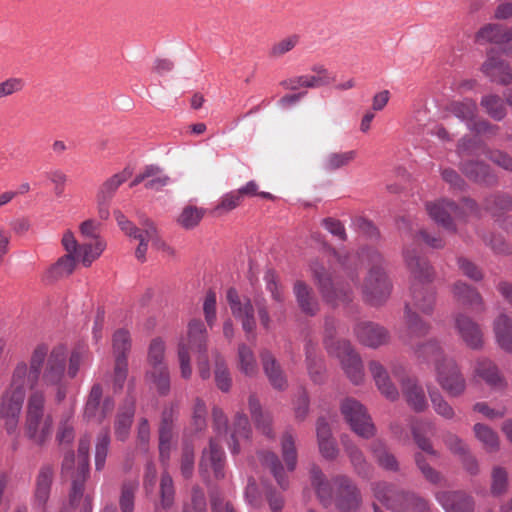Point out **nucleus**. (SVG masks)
I'll use <instances>...</instances> for the list:
<instances>
[{
	"label": "nucleus",
	"mask_w": 512,
	"mask_h": 512,
	"mask_svg": "<svg viewBox=\"0 0 512 512\" xmlns=\"http://www.w3.org/2000/svg\"><path fill=\"white\" fill-rule=\"evenodd\" d=\"M404 258L411 276V298L405 303V328L399 331V338L404 344L413 346L415 338L424 337L430 330V325L423 321L416 311L424 314L433 311L435 295L427 284L433 280L434 273L427 260L414 252L405 250Z\"/></svg>",
	"instance_id": "obj_1"
},
{
	"label": "nucleus",
	"mask_w": 512,
	"mask_h": 512,
	"mask_svg": "<svg viewBox=\"0 0 512 512\" xmlns=\"http://www.w3.org/2000/svg\"><path fill=\"white\" fill-rule=\"evenodd\" d=\"M206 341L207 331L204 323L201 320L190 321L187 336L181 338L178 343V360L182 378L189 379L192 375L191 353L199 355V373L201 378H209L210 370L206 357Z\"/></svg>",
	"instance_id": "obj_2"
},
{
	"label": "nucleus",
	"mask_w": 512,
	"mask_h": 512,
	"mask_svg": "<svg viewBox=\"0 0 512 512\" xmlns=\"http://www.w3.org/2000/svg\"><path fill=\"white\" fill-rule=\"evenodd\" d=\"M53 416L46 408L43 391L36 389L29 395L25 410L24 430L26 437L38 446H43L52 436Z\"/></svg>",
	"instance_id": "obj_3"
},
{
	"label": "nucleus",
	"mask_w": 512,
	"mask_h": 512,
	"mask_svg": "<svg viewBox=\"0 0 512 512\" xmlns=\"http://www.w3.org/2000/svg\"><path fill=\"white\" fill-rule=\"evenodd\" d=\"M335 331V320L327 318L324 326L325 348L330 355L335 356L340 360L342 369L350 381L355 385H359L364 379L362 360L358 353L353 349L350 342L334 339Z\"/></svg>",
	"instance_id": "obj_4"
},
{
	"label": "nucleus",
	"mask_w": 512,
	"mask_h": 512,
	"mask_svg": "<svg viewBox=\"0 0 512 512\" xmlns=\"http://www.w3.org/2000/svg\"><path fill=\"white\" fill-rule=\"evenodd\" d=\"M426 209L432 220L450 232L456 231L455 220L464 221L469 216H479L477 204L469 198H464L460 206L445 199L429 202Z\"/></svg>",
	"instance_id": "obj_5"
},
{
	"label": "nucleus",
	"mask_w": 512,
	"mask_h": 512,
	"mask_svg": "<svg viewBox=\"0 0 512 512\" xmlns=\"http://www.w3.org/2000/svg\"><path fill=\"white\" fill-rule=\"evenodd\" d=\"M372 261L375 263L364 280L362 293L366 302L377 306L383 304L390 296L392 285L381 266L382 257L374 252Z\"/></svg>",
	"instance_id": "obj_6"
},
{
	"label": "nucleus",
	"mask_w": 512,
	"mask_h": 512,
	"mask_svg": "<svg viewBox=\"0 0 512 512\" xmlns=\"http://www.w3.org/2000/svg\"><path fill=\"white\" fill-rule=\"evenodd\" d=\"M374 498L392 512H408L414 492L398 489L385 481L371 483Z\"/></svg>",
	"instance_id": "obj_7"
},
{
	"label": "nucleus",
	"mask_w": 512,
	"mask_h": 512,
	"mask_svg": "<svg viewBox=\"0 0 512 512\" xmlns=\"http://www.w3.org/2000/svg\"><path fill=\"white\" fill-rule=\"evenodd\" d=\"M434 370L437 383L449 396L459 397L464 394L466 379L454 358H444Z\"/></svg>",
	"instance_id": "obj_8"
},
{
	"label": "nucleus",
	"mask_w": 512,
	"mask_h": 512,
	"mask_svg": "<svg viewBox=\"0 0 512 512\" xmlns=\"http://www.w3.org/2000/svg\"><path fill=\"white\" fill-rule=\"evenodd\" d=\"M341 413L351 429L362 438H371L375 434V426L365 406L358 400L346 398L341 403Z\"/></svg>",
	"instance_id": "obj_9"
},
{
	"label": "nucleus",
	"mask_w": 512,
	"mask_h": 512,
	"mask_svg": "<svg viewBox=\"0 0 512 512\" xmlns=\"http://www.w3.org/2000/svg\"><path fill=\"white\" fill-rule=\"evenodd\" d=\"M61 243L66 252L74 253L77 261L84 267H89L97 260L106 248V242L101 238L95 241L79 244L71 230H66Z\"/></svg>",
	"instance_id": "obj_10"
},
{
	"label": "nucleus",
	"mask_w": 512,
	"mask_h": 512,
	"mask_svg": "<svg viewBox=\"0 0 512 512\" xmlns=\"http://www.w3.org/2000/svg\"><path fill=\"white\" fill-rule=\"evenodd\" d=\"M114 215L118 226L129 238L139 242H141V239L143 242L151 241L152 246L156 249H169L160 238L157 228L150 219H143L141 227H137L121 211H114Z\"/></svg>",
	"instance_id": "obj_11"
},
{
	"label": "nucleus",
	"mask_w": 512,
	"mask_h": 512,
	"mask_svg": "<svg viewBox=\"0 0 512 512\" xmlns=\"http://www.w3.org/2000/svg\"><path fill=\"white\" fill-rule=\"evenodd\" d=\"M90 437L83 436L78 445V466L73 477L69 493V504L72 508L79 506L84 493V485L89 473Z\"/></svg>",
	"instance_id": "obj_12"
},
{
	"label": "nucleus",
	"mask_w": 512,
	"mask_h": 512,
	"mask_svg": "<svg viewBox=\"0 0 512 512\" xmlns=\"http://www.w3.org/2000/svg\"><path fill=\"white\" fill-rule=\"evenodd\" d=\"M102 396L103 388L101 384H93L83 408L85 420L100 424L112 413L115 406L113 399L108 396L103 398Z\"/></svg>",
	"instance_id": "obj_13"
},
{
	"label": "nucleus",
	"mask_w": 512,
	"mask_h": 512,
	"mask_svg": "<svg viewBox=\"0 0 512 512\" xmlns=\"http://www.w3.org/2000/svg\"><path fill=\"white\" fill-rule=\"evenodd\" d=\"M67 350L64 346H55L48 355L40 378L45 386L60 384L65 381Z\"/></svg>",
	"instance_id": "obj_14"
},
{
	"label": "nucleus",
	"mask_w": 512,
	"mask_h": 512,
	"mask_svg": "<svg viewBox=\"0 0 512 512\" xmlns=\"http://www.w3.org/2000/svg\"><path fill=\"white\" fill-rule=\"evenodd\" d=\"M333 483L336 487L335 505L337 509L340 512H355L362 502L360 491L356 485L345 475L334 477Z\"/></svg>",
	"instance_id": "obj_15"
},
{
	"label": "nucleus",
	"mask_w": 512,
	"mask_h": 512,
	"mask_svg": "<svg viewBox=\"0 0 512 512\" xmlns=\"http://www.w3.org/2000/svg\"><path fill=\"white\" fill-rule=\"evenodd\" d=\"M232 315L241 322L243 330L252 334L256 328L254 307L247 297L241 298L234 288H229L226 295Z\"/></svg>",
	"instance_id": "obj_16"
},
{
	"label": "nucleus",
	"mask_w": 512,
	"mask_h": 512,
	"mask_svg": "<svg viewBox=\"0 0 512 512\" xmlns=\"http://www.w3.org/2000/svg\"><path fill=\"white\" fill-rule=\"evenodd\" d=\"M454 327L463 343L472 350L479 351L484 347V334L480 325L469 316L457 313L454 316Z\"/></svg>",
	"instance_id": "obj_17"
},
{
	"label": "nucleus",
	"mask_w": 512,
	"mask_h": 512,
	"mask_svg": "<svg viewBox=\"0 0 512 512\" xmlns=\"http://www.w3.org/2000/svg\"><path fill=\"white\" fill-rule=\"evenodd\" d=\"M25 398L3 391L0 396V419L8 434H14L19 426Z\"/></svg>",
	"instance_id": "obj_18"
},
{
	"label": "nucleus",
	"mask_w": 512,
	"mask_h": 512,
	"mask_svg": "<svg viewBox=\"0 0 512 512\" xmlns=\"http://www.w3.org/2000/svg\"><path fill=\"white\" fill-rule=\"evenodd\" d=\"M39 379V376L28 370L26 362L20 361L13 368L9 384L4 391L26 398L27 391L32 390Z\"/></svg>",
	"instance_id": "obj_19"
},
{
	"label": "nucleus",
	"mask_w": 512,
	"mask_h": 512,
	"mask_svg": "<svg viewBox=\"0 0 512 512\" xmlns=\"http://www.w3.org/2000/svg\"><path fill=\"white\" fill-rule=\"evenodd\" d=\"M357 340L364 346L376 349L388 344L390 334L388 330L374 322H362L354 329Z\"/></svg>",
	"instance_id": "obj_20"
},
{
	"label": "nucleus",
	"mask_w": 512,
	"mask_h": 512,
	"mask_svg": "<svg viewBox=\"0 0 512 512\" xmlns=\"http://www.w3.org/2000/svg\"><path fill=\"white\" fill-rule=\"evenodd\" d=\"M435 498L445 512H473L475 508L472 496L463 491H441Z\"/></svg>",
	"instance_id": "obj_21"
},
{
	"label": "nucleus",
	"mask_w": 512,
	"mask_h": 512,
	"mask_svg": "<svg viewBox=\"0 0 512 512\" xmlns=\"http://www.w3.org/2000/svg\"><path fill=\"white\" fill-rule=\"evenodd\" d=\"M473 373L492 388L503 389L507 387V381L498 366L487 357L481 356L475 360Z\"/></svg>",
	"instance_id": "obj_22"
},
{
	"label": "nucleus",
	"mask_w": 512,
	"mask_h": 512,
	"mask_svg": "<svg viewBox=\"0 0 512 512\" xmlns=\"http://www.w3.org/2000/svg\"><path fill=\"white\" fill-rule=\"evenodd\" d=\"M400 371H404V368L394 367L393 375L402 381V390L408 405L417 412L424 411L427 408L424 390L413 379L403 380Z\"/></svg>",
	"instance_id": "obj_23"
},
{
	"label": "nucleus",
	"mask_w": 512,
	"mask_h": 512,
	"mask_svg": "<svg viewBox=\"0 0 512 512\" xmlns=\"http://www.w3.org/2000/svg\"><path fill=\"white\" fill-rule=\"evenodd\" d=\"M482 72L492 81L501 85L512 83V68L490 51L481 66Z\"/></svg>",
	"instance_id": "obj_24"
},
{
	"label": "nucleus",
	"mask_w": 512,
	"mask_h": 512,
	"mask_svg": "<svg viewBox=\"0 0 512 512\" xmlns=\"http://www.w3.org/2000/svg\"><path fill=\"white\" fill-rule=\"evenodd\" d=\"M369 371L379 392L388 400L394 401L399 397L397 387L390 379L387 369L378 361L369 362Z\"/></svg>",
	"instance_id": "obj_25"
},
{
	"label": "nucleus",
	"mask_w": 512,
	"mask_h": 512,
	"mask_svg": "<svg viewBox=\"0 0 512 512\" xmlns=\"http://www.w3.org/2000/svg\"><path fill=\"white\" fill-rule=\"evenodd\" d=\"M311 270L314 278L317 280L320 290L323 296L330 302H334L337 299L341 301L349 300V293L344 292L339 295L337 290L334 288V284L330 277V274L326 271V269L318 262H313L311 265Z\"/></svg>",
	"instance_id": "obj_26"
},
{
	"label": "nucleus",
	"mask_w": 512,
	"mask_h": 512,
	"mask_svg": "<svg viewBox=\"0 0 512 512\" xmlns=\"http://www.w3.org/2000/svg\"><path fill=\"white\" fill-rule=\"evenodd\" d=\"M262 366L269 383L274 389L285 390L288 386L286 376L275 357L268 350L261 352Z\"/></svg>",
	"instance_id": "obj_27"
},
{
	"label": "nucleus",
	"mask_w": 512,
	"mask_h": 512,
	"mask_svg": "<svg viewBox=\"0 0 512 512\" xmlns=\"http://www.w3.org/2000/svg\"><path fill=\"white\" fill-rule=\"evenodd\" d=\"M311 483L314 487L320 503L325 507H329L334 499V490L336 487L334 483H330L322 473L321 469L313 466L310 470Z\"/></svg>",
	"instance_id": "obj_28"
},
{
	"label": "nucleus",
	"mask_w": 512,
	"mask_h": 512,
	"mask_svg": "<svg viewBox=\"0 0 512 512\" xmlns=\"http://www.w3.org/2000/svg\"><path fill=\"white\" fill-rule=\"evenodd\" d=\"M251 426L244 413H237L233 422V429L228 442L231 453L238 454L242 442L248 441L251 436Z\"/></svg>",
	"instance_id": "obj_29"
},
{
	"label": "nucleus",
	"mask_w": 512,
	"mask_h": 512,
	"mask_svg": "<svg viewBox=\"0 0 512 512\" xmlns=\"http://www.w3.org/2000/svg\"><path fill=\"white\" fill-rule=\"evenodd\" d=\"M411 431L417 446L424 452L438 457V453L434 450L428 435L434 433V424L429 420H416L411 424Z\"/></svg>",
	"instance_id": "obj_30"
},
{
	"label": "nucleus",
	"mask_w": 512,
	"mask_h": 512,
	"mask_svg": "<svg viewBox=\"0 0 512 512\" xmlns=\"http://www.w3.org/2000/svg\"><path fill=\"white\" fill-rule=\"evenodd\" d=\"M493 331L498 346L512 354V318L502 313L493 322Z\"/></svg>",
	"instance_id": "obj_31"
},
{
	"label": "nucleus",
	"mask_w": 512,
	"mask_h": 512,
	"mask_svg": "<svg viewBox=\"0 0 512 512\" xmlns=\"http://www.w3.org/2000/svg\"><path fill=\"white\" fill-rule=\"evenodd\" d=\"M249 410L257 430L266 437L273 438L272 415L262 410L259 400L254 395L249 397Z\"/></svg>",
	"instance_id": "obj_32"
},
{
	"label": "nucleus",
	"mask_w": 512,
	"mask_h": 512,
	"mask_svg": "<svg viewBox=\"0 0 512 512\" xmlns=\"http://www.w3.org/2000/svg\"><path fill=\"white\" fill-rule=\"evenodd\" d=\"M53 468L50 465H44L40 468L36 478L35 504L44 507L49 499L51 485L53 481Z\"/></svg>",
	"instance_id": "obj_33"
},
{
	"label": "nucleus",
	"mask_w": 512,
	"mask_h": 512,
	"mask_svg": "<svg viewBox=\"0 0 512 512\" xmlns=\"http://www.w3.org/2000/svg\"><path fill=\"white\" fill-rule=\"evenodd\" d=\"M415 356L424 362H432L434 369L437 363L442 362L444 358H448L443 351V348L437 340L431 339L425 343L413 347Z\"/></svg>",
	"instance_id": "obj_34"
},
{
	"label": "nucleus",
	"mask_w": 512,
	"mask_h": 512,
	"mask_svg": "<svg viewBox=\"0 0 512 512\" xmlns=\"http://www.w3.org/2000/svg\"><path fill=\"white\" fill-rule=\"evenodd\" d=\"M135 413V404L133 400L125 403L119 410L115 420V435L117 439L125 441L129 435L131 424Z\"/></svg>",
	"instance_id": "obj_35"
},
{
	"label": "nucleus",
	"mask_w": 512,
	"mask_h": 512,
	"mask_svg": "<svg viewBox=\"0 0 512 512\" xmlns=\"http://www.w3.org/2000/svg\"><path fill=\"white\" fill-rule=\"evenodd\" d=\"M475 438L481 443L485 451L495 453L500 449V438L498 433L483 423H476L473 426Z\"/></svg>",
	"instance_id": "obj_36"
},
{
	"label": "nucleus",
	"mask_w": 512,
	"mask_h": 512,
	"mask_svg": "<svg viewBox=\"0 0 512 512\" xmlns=\"http://www.w3.org/2000/svg\"><path fill=\"white\" fill-rule=\"evenodd\" d=\"M223 460L224 452L214 440H211L209 443V449L203 451L200 467L210 466L215 477L220 478L224 475L222 471Z\"/></svg>",
	"instance_id": "obj_37"
},
{
	"label": "nucleus",
	"mask_w": 512,
	"mask_h": 512,
	"mask_svg": "<svg viewBox=\"0 0 512 512\" xmlns=\"http://www.w3.org/2000/svg\"><path fill=\"white\" fill-rule=\"evenodd\" d=\"M453 295L458 302L474 308H483V300L478 291L464 282L458 281L453 285Z\"/></svg>",
	"instance_id": "obj_38"
},
{
	"label": "nucleus",
	"mask_w": 512,
	"mask_h": 512,
	"mask_svg": "<svg viewBox=\"0 0 512 512\" xmlns=\"http://www.w3.org/2000/svg\"><path fill=\"white\" fill-rule=\"evenodd\" d=\"M294 294L301 311L307 315L313 316L318 311V303L312 295V290L302 281H297L294 285Z\"/></svg>",
	"instance_id": "obj_39"
},
{
	"label": "nucleus",
	"mask_w": 512,
	"mask_h": 512,
	"mask_svg": "<svg viewBox=\"0 0 512 512\" xmlns=\"http://www.w3.org/2000/svg\"><path fill=\"white\" fill-rule=\"evenodd\" d=\"M343 445L355 472L361 477L368 478L372 467L367 462L362 451L350 441L343 440Z\"/></svg>",
	"instance_id": "obj_40"
},
{
	"label": "nucleus",
	"mask_w": 512,
	"mask_h": 512,
	"mask_svg": "<svg viewBox=\"0 0 512 512\" xmlns=\"http://www.w3.org/2000/svg\"><path fill=\"white\" fill-rule=\"evenodd\" d=\"M306 364L310 378L315 383L323 381L324 367L320 358L316 355V347L309 339L305 343Z\"/></svg>",
	"instance_id": "obj_41"
},
{
	"label": "nucleus",
	"mask_w": 512,
	"mask_h": 512,
	"mask_svg": "<svg viewBox=\"0 0 512 512\" xmlns=\"http://www.w3.org/2000/svg\"><path fill=\"white\" fill-rule=\"evenodd\" d=\"M259 459L264 466L269 468L279 486L286 489L288 481L278 456L273 452H261Z\"/></svg>",
	"instance_id": "obj_42"
},
{
	"label": "nucleus",
	"mask_w": 512,
	"mask_h": 512,
	"mask_svg": "<svg viewBox=\"0 0 512 512\" xmlns=\"http://www.w3.org/2000/svg\"><path fill=\"white\" fill-rule=\"evenodd\" d=\"M311 74L305 75L306 88H319L335 82V76L322 64H314L310 68Z\"/></svg>",
	"instance_id": "obj_43"
},
{
	"label": "nucleus",
	"mask_w": 512,
	"mask_h": 512,
	"mask_svg": "<svg viewBox=\"0 0 512 512\" xmlns=\"http://www.w3.org/2000/svg\"><path fill=\"white\" fill-rule=\"evenodd\" d=\"M371 452L378 464L389 471H398L399 465L394 455H392L381 440H375L371 444Z\"/></svg>",
	"instance_id": "obj_44"
},
{
	"label": "nucleus",
	"mask_w": 512,
	"mask_h": 512,
	"mask_svg": "<svg viewBox=\"0 0 512 512\" xmlns=\"http://www.w3.org/2000/svg\"><path fill=\"white\" fill-rule=\"evenodd\" d=\"M131 175L132 172L128 168H125L123 171L112 175L100 186L97 192V196L111 201L119 186L124 183Z\"/></svg>",
	"instance_id": "obj_45"
},
{
	"label": "nucleus",
	"mask_w": 512,
	"mask_h": 512,
	"mask_svg": "<svg viewBox=\"0 0 512 512\" xmlns=\"http://www.w3.org/2000/svg\"><path fill=\"white\" fill-rule=\"evenodd\" d=\"M356 155L354 150L329 153L322 161V168L328 172L336 171L349 165Z\"/></svg>",
	"instance_id": "obj_46"
},
{
	"label": "nucleus",
	"mask_w": 512,
	"mask_h": 512,
	"mask_svg": "<svg viewBox=\"0 0 512 512\" xmlns=\"http://www.w3.org/2000/svg\"><path fill=\"white\" fill-rule=\"evenodd\" d=\"M281 453L288 471H294L297 465V449L295 437L291 431L287 430L281 437Z\"/></svg>",
	"instance_id": "obj_47"
},
{
	"label": "nucleus",
	"mask_w": 512,
	"mask_h": 512,
	"mask_svg": "<svg viewBox=\"0 0 512 512\" xmlns=\"http://www.w3.org/2000/svg\"><path fill=\"white\" fill-rule=\"evenodd\" d=\"M461 169L468 178L476 182L489 184L494 181L489 166L483 162H467L462 164Z\"/></svg>",
	"instance_id": "obj_48"
},
{
	"label": "nucleus",
	"mask_w": 512,
	"mask_h": 512,
	"mask_svg": "<svg viewBox=\"0 0 512 512\" xmlns=\"http://www.w3.org/2000/svg\"><path fill=\"white\" fill-rule=\"evenodd\" d=\"M449 111L461 121L469 123L474 120L477 112V104L470 98H465L462 101H455L449 105Z\"/></svg>",
	"instance_id": "obj_49"
},
{
	"label": "nucleus",
	"mask_w": 512,
	"mask_h": 512,
	"mask_svg": "<svg viewBox=\"0 0 512 512\" xmlns=\"http://www.w3.org/2000/svg\"><path fill=\"white\" fill-rule=\"evenodd\" d=\"M91 354L87 347L79 346L73 349L68 359L67 374L75 378L81 367L91 363Z\"/></svg>",
	"instance_id": "obj_50"
},
{
	"label": "nucleus",
	"mask_w": 512,
	"mask_h": 512,
	"mask_svg": "<svg viewBox=\"0 0 512 512\" xmlns=\"http://www.w3.org/2000/svg\"><path fill=\"white\" fill-rule=\"evenodd\" d=\"M238 367L246 376L252 377L258 372V365L250 347L241 344L238 347Z\"/></svg>",
	"instance_id": "obj_51"
},
{
	"label": "nucleus",
	"mask_w": 512,
	"mask_h": 512,
	"mask_svg": "<svg viewBox=\"0 0 512 512\" xmlns=\"http://www.w3.org/2000/svg\"><path fill=\"white\" fill-rule=\"evenodd\" d=\"M110 446V432L108 428L102 429L97 435L95 445V469L101 471L105 467Z\"/></svg>",
	"instance_id": "obj_52"
},
{
	"label": "nucleus",
	"mask_w": 512,
	"mask_h": 512,
	"mask_svg": "<svg viewBox=\"0 0 512 512\" xmlns=\"http://www.w3.org/2000/svg\"><path fill=\"white\" fill-rule=\"evenodd\" d=\"M139 483L137 480L123 482L120 489L119 506L121 512H134L135 495Z\"/></svg>",
	"instance_id": "obj_53"
},
{
	"label": "nucleus",
	"mask_w": 512,
	"mask_h": 512,
	"mask_svg": "<svg viewBox=\"0 0 512 512\" xmlns=\"http://www.w3.org/2000/svg\"><path fill=\"white\" fill-rule=\"evenodd\" d=\"M149 381L160 395H166L170 390V376L168 367L149 369L146 373Z\"/></svg>",
	"instance_id": "obj_54"
},
{
	"label": "nucleus",
	"mask_w": 512,
	"mask_h": 512,
	"mask_svg": "<svg viewBox=\"0 0 512 512\" xmlns=\"http://www.w3.org/2000/svg\"><path fill=\"white\" fill-rule=\"evenodd\" d=\"M481 106L494 120L501 121L506 116V108L500 96L489 94L482 97Z\"/></svg>",
	"instance_id": "obj_55"
},
{
	"label": "nucleus",
	"mask_w": 512,
	"mask_h": 512,
	"mask_svg": "<svg viewBox=\"0 0 512 512\" xmlns=\"http://www.w3.org/2000/svg\"><path fill=\"white\" fill-rule=\"evenodd\" d=\"M112 346L115 358H127L131 348L130 333L123 328L116 330L113 334Z\"/></svg>",
	"instance_id": "obj_56"
},
{
	"label": "nucleus",
	"mask_w": 512,
	"mask_h": 512,
	"mask_svg": "<svg viewBox=\"0 0 512 512\" xmlns=\"http://www.w3.org/2000/svg\"><path fill=\"white\" fill-rule=\"evenodd\" d=\"M204 213V209L188 205L183 208L182 212L178 216L177 222L185 229H192L199 224Z\"/></svg>",
	"instance_id": "obj_57"
},
{
	"label": "nucleus",
	"mask_w": 512,
	"mask_h": 512,
	"mask_svg": "<svg viewBox=\"0 0 512 512\" xmlns=\"http://www.w3.org/2000/svg\"><path fill=\"white\" fill-rule=\"evenodd\" d=\"M165 343L160 338H155L151 341L148 349V363L149 369L167 367L164 363Z\"/></svg>",
	"instance_id": "obj_58"
},
{
	"label": "nucleus",
	"mask_w": 512,
	"mask_h": 512,
	"mask_svg": "<svg viewBox=\"0 0 512 512\" xmlns=\"http://www.w3.org/2000/svg\"><path fill=\"white\" fill-rule=\"evenodd\" d=\"M175 490L171 476L163 471L160 481V506L169 509L174 503Z\"/></svg>",
	"instance_id": "obj_59"
},
{
	"label": "nucleus",
	"mask_w": 512,
	"mask_h": 512,
	"mask_svg": "<svg viewBox=\"0 0 512 512\" xmlns=\"http://www.w3.org/2000/svg\"><path fill=\"white\" fill-rule=\"evenodd\" d=\"M74 411L73 409L67 411L61 418L57 433H56V439L60 444L63 443H71L74 439V428L72 425V418H73Z\"/></svg>",
	"instance_id": "obj_60"
},
{
	"label": "nucleus",
	"mask_w": 512,
	"mask_h": 512,
	"mask_svg": "<svg viewBox=\"0 0 512 512\" xmlns=\"http://www.w3.org/2000/svg\"><path fill=\"white\" fill-rule=\"evenodd\" d=\"M147 170H151V176L146 180L145 187L151 190H160L170 183V177L164 173L158 165H147Z\"/></svg>",
	"instance_id": "obj_61"
},
{
	"label": "nucleus",
	"mask_w": 512,
	"mask_h": 512,
	"mask_svg": "<svg viewBox=\"0 0 512 512\" xmlns=\"http://www.w3.org/2000/svg\"><path fill=\"white\" fill-rule=\"evenodd\" d=\"M508 488V472L501 466H494L491 473V493L500 496Z\"/></svg>",
	"instance_id": "obj_62"
},
{
	"label": "nucleus",
	"mask_w": 512,
	"mask_h": 512,
	"mask_svg": "<svg viewBox=\"0 0 512 512\" xmlns=\"http://www.w3.org/2000/svg\"><path fill=\"white\" fill-rule=\"evenodd\" d=\"M476 41L502 44V26L493 23L483 26L476 34Z\"/></svg>",
	"instance_id": "obj_63"
},
{
	"label": "nucleus",
	"mask_w": 512,
	"mask_h": 512,
	"mask_svg": "<svg viewBox=\"0 0 512 512\" xmlns=\"http://www.w3.org/2000/svg\"><path fill=\"white\" fill-rule=\"evenodd\" d=\"M300 37L296 34L289 35L274 43L270 49L269 55L272 58H280L286 53L292 51L299 43Z\"/></svg>",
	"instance_id": "obj_64"
}]
</instances>
